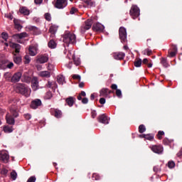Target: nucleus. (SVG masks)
Instances as JSON below:
<instances>
[{
    "label": "nucleus",
    "mask_w": 182,
    "mask_h": 182,
    "mask_svg": "<svg viewBox=\"0 0 182 182\" xmlns=\"http://www.w3.org/2000/svg\"><path fill=\"white\" fill-rule=\"evenodd\" d=\"M16 90L18 93H21V95H23V96H25L26 97H29L32 92V90L29 88V87L26 86L23 84H18L16 86Z\"/></svg>",
    "instance_id": "1"
},
{
    "label": "nucleus",
    "mask_w": 182,
    "mask_h": 182,
    "mask_svg": "<svg viewBox=\"0 0 182 182\" xmlns=\"http://www.w3.org/2000/svg\"><path fill=\"white\" fill-rule=\"evenodd\" d=\"M10 112H11V114L8 113L6 115V120L8 124L14 125L15 124V119L14 117H18V116H19V114H18V111L16 109L11 108L10 109Z\"/></svg>",
    "instance_id": "2"
},
{
    "label": "nucleus",
    "mask_w": 182,
    "mask_h": 182,
    "mask_svg": "<svg viewBox=\"0 0 182 182\" xmlns=\"http://www.w3.org/2000/svg\"><path fill=\"white\" fill-rule=\"evenodd\" d=\"M63 42L69 45V43H76V36L73 33L66 31L63 35Z\"/></svg>",
    "instance_id": "3"
},
{
    "label": "nucleus",
    "mask_w": 182,
    "mask_h": 182,
    "mask_svg": "<svg viewBox=\"0 0 182 182\" xmlns=\"http://www.w3.org/2000/svg\"><path fill=\"white\" fill-rule=\"evenodd\" d=\"M129 14L132 18L136 19V18H139V16H140V9H139L136 5H132L129 11Z\"/></svg>",
    "instance_id": "4"
},
{
    "label": "nucleus",
    "mask_w": 182,
    "mask_h": 182,
    "mask_svg": "<svg viewBox=\"0 0 182 182\" xmlns=\"http://www.w3.org/2000/svg\"><path fill=\"white\" fill-rule=\"evenodd\" d=\"M119 39H121V42H126L127 39V32L126 31V28L124 27H120L119 30Z\"/></svg>",
    "instance_id": "5"
},
{
    "label": "nucleus",
    "mask_w": 182,
    "mask_h": 182,
    "mask_svg": "<svg viewBox=\"0 0 182 182\" xmlns=\"http://www.w3.org/2000/svg\"><path fill=\"white\" fill-rule=\"evenodd\" d=\"M23 38H28V33H26V32H23L13 35V39H15L16 42H18V43H22L21 40L23 39Z\"/></svg>",
    "instance_id": "6"
},
{
    "label": "nucleus",
    "mask_w": 182,
    "mask_h": 182,
    "mask_svg": "<svg viewBox=\"0 0 182 182\" xmlns=\"http://www.w3.org/2000/svg\"><path fill=\"white\" fill-rule=\"evenodd\" d=\"M49 60V55L48 54H44L37 56L36 63L43 64L46 63Z\"/></svg>",
    "instance_id": "7"
},
{
    "label": "nucleus",
    "mask_w": 182,
    "mask_h": 182,
    "mask_svg": "<svg viewBox=\"0 0 182 182\" xmlns=\"http://www.w3.org/2000/svg\"><path fill=\"white\" fill-rule=\"evenodd\" d=\"M55 6L58 9H63V8L68 6V0H56Z\"/></svg>",
    "instance_id": "8"
},
{
    "label": "nucleus",
    "mask_w": 182,
    "mask_h": 182,
    "mask_svg": "<svg viewBox=\"0 0 182 182\" xmlns=\"http://www.w3.org/2000/svg\"><path fill=\"white\" fill-rule=\"evenodd\" d=\"M4 45L6 46H10L12 49H15V53H19V50H21V45L19 44L10 42L9 44L8 43H5Z\"/></svg>",
    "instance_id": "9"
},
{
    "label": "nucleus",
    "mask_w": 182,
    "mask_h": 182,
    "mask_svg": "<svg viewBox=\"0 0 182 182\" xmlns=\"http://www.w3.org/2000/svg\"><path fill=\"white\" fill-rule=\"evenodd\" d=\"M151 150L156 154H161L163 153V146L161 145H153L150 146Z\"/></svg>",
    "instance_id": "10"
},
{
    "label": "nucleus",
    "mask_w": 182,
    "mask_h": 182,
    "mask_svg": "<svg viewBox=\"0 0 182 182\" xmlns=\"http://www.w3.org/2000/svg\"><path fill=\"white\" fill-rule=\"evenodd\" d=\"M92 23L93 21H92V20H87L85 21V26L81 27V32L83 33L86 32V31H88V29H90L92 28Z\"/></svg>",
    "instance_id": "11"
},
{
    "label": "nucleus",
    "mask_w": 182,
    "mask_h": 182,
    "mask_svg": "<svg viewBox=\"0 0 182 182\" xmlns=\"http://www.w3.org/2000/svg\"><path fill=\"white\" fill-rule=\"evenodd\" d=\"M31 87L34 91H36L38 89H39V80H38V77H34L31 80Z\"/></svg>",
    "instance_id": "12"
},
{
    "label": "nucleus",
    "mask_w": 182,
    "mask_h": 182,
    "mask_svg": "<svg viewBox=\"0 0 182 182\" xmlns=\"http://www.w3.org/2000/svg\"><path fill=\"white\" fill-rule=\"evenodd\" d=\"M98 122L102 123L103 124H109V118L106 114H103L98 117Z\"/></svg>",
    "instance_id": "13"
},
{
    "label": "nucleus",
    "mask_w": 182,
    "mask_h": 182,
    "mask_svg": "<svg viewBox=\"0 0 182 182\" xmlns=\"http://www.w3.org/2000/svg\"><path fill=\"white\" fill-rule=\"evenodd\" d=\"M42 101L39 99H36L31 102V109H38L39 106H41Z\"/></svg>",
    "instance_id": "14"
},
{
    "label": "nucleus",
    "mask_w": 182,
    "mask_h": 182,
    "mask_svg": "<svg viewBox=\"0 0 182 182\" xmlns=\"http://www.w3.org/2000/svg\"><path fill=\"white\" fill-rule=\"evenodd\" d=\"M0 161L3 163H8L9 161V155L6 152H2L0 154Z\"/></svg>",
    "instance_id": "15"
},
{
    "label": "nucleus",
    "mask_w": 182,
    "mask_h": 182,
    "mask_svg": "<svg viewBox=\"0 0 182 182\" xmlns=\"http://www.w3.org/2000/svg\"><path fill=\"white\" fill-rule=\"evenodd\" d=\"M92 29L93 31H95V32H100L105 29V26L100 23H97L93 25Z\"/></svg>",
    "instance_id": "16"
},
{
    "label": "nucleus",
    "mask_w": 182,
    "mask_h": 182,
    "mask_svg": "<svg viewBox=\"0 0 182 182\" xmlns=\"http://www.w3.org/2000/svg\"><path fill=\"white\" fill-rule=\"evenodd\" d=\"M28 52L31 56H36L38 55V47L33 46H30Z\"/></svg>",
    "instance_id": "17"
},
{
    "label": "nucleus",
    "mask_w": 182,
    "mask_h": 182,
    "mask_svg": "<svg viewBox=\"0 0 182 182\" xmlns=\"http://www.w3.org/2000/svg\"><path fill=\"white\" fill-rule=\"evenodd\" d=\"M12 69L14 68V63H9L8 64H5L4 61H0V69Z\"/></svg>",
    "instance_id": "18"
},
{
    "label": "nucleus",
    "mask_w": 182,
    "mask_h": 182,
    "mask_svg": "<svg viewBox=\"0 0 182 182\" xmlns=\"http://www.w3.org/2000/svg\"><path fill=\"white\" fill-rule=\"evenodd\" d=\"M51 113L53 116H55L57 119L62 117V111L58 109H51Z\"/></svg>",
    "instance_id": "19"
},
{
    "label": "nucleus",
    "mask_w": 182,
    "mask_h": 182,
    "mask_svg": "<svg viewBox=\"0 0 182 182\" xmlns=\"http://www.w3.org/2000/svg\"><path fill=\"white\" fill-rule=\"evenodd\" d=\"M21 77H22V73H16L14 75V76H12L11 82H19V80H21Z\"/></svg>",
    "instance_id": "20"
},
{
    "label": "nucleus",
    "mask_w": 182,
    "mask_h": 182,
    "mask_svg": "<svg viewBox=\"0 0 182 182\" xmlns=\"http://www.w3.org/2000/svg\"><path fill=\"white\" fill-rule=\"evenodd\" d=\"M45 87L47 88H51V89H57L58 88V84H56V82L55 81H48L47 84H46Z\"/></svg>",
    "instance_id": "21"
},
{
    "label": "nucleus",
    "mask_w": 182,
    "mask_h": 182,
    "mask_svg": "<svg viewBox=\"0 0 182 182\" xmlns=\"http://www.w3.org/2000/svg\"><path fill=\"white\" fill-rule=\"evenodd\" d=\"M125 55L124 53H114L113 54L114 59L116 60H122L124 58Z\"/></svg>",
    "instance_id": "22"
},
{
    "label": "nucleus",
    "mask_w": 182,
    "mask_h": 182,
    "mask_svg": "<svg viewBox=\"0 0 182 182\" xmlns=\"http://www.w3.org/2000/svg\"><path fill=\"white\" fill-rule=\"evenodd\" d=\"M110 93H112V91H110L109 89H107V88H102L100 91V96H101V97H106V96H107V95H110Z\"/></svg>",
    "instance_id": "23"
},
{
    "label": "nucleus",
    "mask_w": 182,
    "mask_h": 182,
    "mask_svg": "<svg viewBox=\"0 0 182 182\" xmlns=\"http://www.w3.org/2000/svg\"><path fill=\"white\" fill-rule=\"evenodd\" d=\"M38 76L40 77H50V73L48 70H43L38 73Z\"/></svg>",
    "instance_id": "24"
},
{
    "label": "nucleus",
    "mask_w": 182,
    "mask_h": 182,
    "mask_svg": "<svg viewBox=\"0 0 182 182\" xmlns=\"http://www.w3.org/2000/svg\"><path fill=\"white\" fill-rule=\"evenodd\" d=\"M75 97H69L68 98H67L65 100V102H66L67 105H68V106L70 107H72V106H73V105L75 103Z\"/></svg>",
    "instance_id": "25"
},
{
    "label": "nucleus",
    "mask_w": 182,
    "mask_h": 182,
    "mask_svg": "<svg viewBox=\"0 0 182 182\" xmlns=\"http://www.w3.org/2000/svg\"><path fill=\"white\" fill-rule=\"evenodd\" d=\"M14 23L15 25V28L18 31H21L22 29V26H21V21L16 18L14 19Z\"/></svg>",
    "instance_id": "26"
},
{
    "label": "nucleus",
    "mask_w": 182,
    "mask_h": 182,
    "mask_svg": "<svg viewBox=\"0 0 182 182\" xmlns=\"http://www.w3.org/2000/svg\"><path fill=\"white\" fill-rule=\"evenodd\" d=\"M14 62L16 63V65H19L22 62V58L19 55H16V54L14 53Z\"/></svg>",
    "instance_id": "27"
},
{
    "label": "nucleus",
    "mask_w": 182,
    "mask_h": 182,
    "mask_svg": "<svg viewBox=\"0 0 182 182\" xmlns=\"http://www.w3.org/2000/svg\"><path fill=\"white\" fill-rule=\"evenodd\" d=\"M19 12L23 15H29L30 14L29 9L26 7H20Z\"/></svg>",
    "instance_id": "28"
},
{
    "label": "nucleus",
    "mask_w": 182,
    "mask_h": 182,
    "mask_svg": "<svg viewBox=\"0 0 182 182\" xmlns=\"http://www.w3.org/2000/svg\"><path fill=\"white\" fill-rule=\"evenodd\" d=\"M58 31V27L56 26H51L49 29L50 33H51L50 36H55V33Z\"/></svg>",
    "instance_id": "29"
},
{
    "label": "nucleus",
    "mask_w": 182,
    "mask_h": 182,
    "mask_svg": "<svg viewBox=\"0 0 182 182\" xmlns=\"http://www.w3.org/2000/svg\"><path fill=\"white\" fill-rule=\"evenodd\" d=\"M4 77L7 82H10V80L12 82V74L11 73H4Z\"/></svg>",
    "instance_id": "30"
},
{
    "label": "nucleus",
    "mask_w": 182,
    "mask_h": 182,
    "mask_svg": "<svg viewBox=\"0 0 182 182\" xmlns=\"http://www.w3.org/2000/svg\"><path fill=\"white\" fill-rule=\"evenodd\" d=\"M57 82L59 85H63L65 83V77L62 75H59L57 76Z\"/></svg>",
    "instance_id": "31"
},
{
    "label": "nucleus",
    "mask_w": 182,
    "mask_h": 182,
    "mask_svg": "<svg viewBox=\"0 0 182 182\" xmlns=\"http://www.w3.org/2000/svg\"><path fill=\"white\" fill-rule=\"evenodd\" d=\"M143 138L146 139V140H150L151 141V140H154V136L149 134H142Z\"/></svg>",
    "instance_id": "32"
},
{
    "label": "nucleus",
    "mask_w": 182,
    "mask_h": 182,
    "mask_svg": "<svg viewBox=\"0 0 182 182\" xmlns=\"http://www.w3.org/2000/svg\"><path fill=\"white\" fill-rule=\"evenodd\" d=\"M48 48H50L51 49H55L56 48V43L53 40H50L48 42Z\"/></svg>",
    "instance_id": "33"
},
{
    "label": "nucleus",
    "mask_w": 182,
    "mask_h": 182,
    "mask_svg": "<svg viewBox=\"0 0 182 182\" xmlns=\"http://www.w3.org/2000/svg\"><path fill=\"white\" fill-rule=\"evenodd\" d=\"M177 55V46H175V51H168V56L169 58H174Z\"/></svg>",
    "instance_id": "34"
},
{
    "label": "nucleus",
    "mask_w": 182,
    "mask_h": 182,
    "mask_svg": "<svg viewBox=\"0 0 182 182\" xmlns=\"http://www.w3.org/2000/svg\"><path fill=\"white\" fill-rule=\"evenodd\" d=\"M4 132L5 133H12V132H14V129L9 126H6L4 127Z\"/></svg>",
    "instance_id": "35"
},
{
    "label": "nucleus",
    "mask_w": 182,
    "mask_h": 182,
    "mask_svg": "<svg viewBox=\"0 0 182 182\" xmlns=\"http://www.w3.org/2000/svg\"><path fill=\"white\" fill-rule=\"evenodd\" d=\"M53 96L52 92H48L44 96V99H46V100H49V99H52Z\"/></svg>",
    "instance_id": "36"
},
{
    "label": "nucleus",
    "mask_w": 182,
    "mask_h": 182,
    "mask_svg": "<svg viewBox=\"0 0 182 182\" xmlns=\"http://www.w3.org/2000/svg\"><path fill=\"white\" fill-rule=\"evenodd\" d=\"M161 63L163 65L164 68H168V63H167V60L165 58H161Z\"/></svg>",
    "instance_id": "37"
},
{
    "label": "nucleus",
    "mask_w": 182,
    "mask_h": 182,
    "mask_svg": "<svg viewBox=\"0 0 182 182\" xmlns=\"http://www.w3.org/2000/svg\"><path fill=\"white\" fill-rule=\"evenodd\" d=\"M85 4H87V6L92 8V6H95V2L92 1V0H86Z\"/></svg>",
    "instance_id": "38"
},
{
    "label": "nucleus",
    "mask_w": 182,
    "mask_h": 182,
    "mask_svg": "<svg viewBox=\"0 0 182 182\" xmlns=\"http://www.w3.org/2000/svg\"><path fill=\"white\" fill-rule=\"evenodd\" d=\"M142 53L143 55H147V56H150V55L152 53V51L149 48H146L142 52Z\"/></svg>",
    "instance_id": "39"
},
{
    "label": "nucleus",
    "mask_w": 182,
    "mask_h": 182,
    "mask_svg": "<svg viewBox=\"0 0 182 182\" xmlns=\"http://www.w3.org/2000/svg\"><path fill=\"white\" fill-rule=\"evenodd\" d=\"M18 177V173H16V171H13L11 173V178H12V180H16V178Z\"/></svg>",
    "instance_id": "40"
},
{
    "label": "nucleus",
    "mask_w": 182,
    "mask_h": 182,
    "mask_svg": "<svg viewBox=\"0 0 182 182\" xmlns=\"http://www.w3.org/2000/svg\"><path fill=\"white\" fill-rule=\"evenodd\" d=\"M1 38L2 39H4V41H8V38H9V36L8 35V33L6 32H3L1 33Z\"/></svg>",
    "instance_id": "41"
},
{
    "label": "nucleus",
    "mask_w": 182,
    "mask_h": 182,
    "mask_svg": "<svg viewBox=\"0 0 182 182\" xmlns=\"http://www.w3.org/2000/svg\"><path fill=\"white\" fill-rule=\"evenodd\" d=\"M139 133H144L146 132V127L143 124L139 125Z\"/></svg>",
    "instance_id": "42"
},
{
    "label": "nucleus",
    "mask_w": 182,
    "mask_h": 182,
    "mask_svg": "<svg viewBox=\"0 0 182 182\" xmlns=\"http://www.w3.org/2000/svg\"><path fill=\"white\" fill-rule=\"evenodd\" d=\"M168 167L169 168H174V167H176V163H174V161H170L168 162Z\"/></svg>",
    "instance_id": "43"
},
{
    "label": "nucleus",
    "mask_w": 182,
    "mask_h": 182,
    "mask_svg": "<svg viewBox=\"0 0 182 182\" xmlns=\"http://www.w3.org/2000/svg\"><path fill=\"white\" fill-rule=\"evenodd\" d=\"M24 59H25L24 63L26 64L31 63V57L29 55H25Z\"/></svg>",
    "instance_id": "44"
},
{
    "label": "nucleus",
    "mask_w": 182,
    "mask_h": 182,
    "mask_svg": "<svg viewBox=\"0 0 182 182\" xmlns=\"http://www.w3.org/2000/svg\"><path fill=\"white\" fill-rule=\"evenodd\" d=\"M163 136H164V132L159 131L157 134V138L159 139V140H161V139H163Z\"/></svg>",
    "instance_id": "45"
},
{
    "label": "nucleus",
    "mask_w": 182,
    "mask_h": 182,
    "mask_svg": "<svg viewBox=\"0 0 182 182\" xmlns=\"http://www.w3.org/2000/svg\"><path fill=\"white\" fill-rule=\"evenodd\" d=\"M44 16H45V19H46V21H50L52 19V16H50V14H49V13L45 14Z\"/></svg>",
    "instance_id": "46"
},
{
    "label": "nucleus",
    "mask_w": 182,
    "mask_h": 182,
    "mask_svg": "<svg viewBox=\"0 0 182 182\" xmlns=\"http://www.w3.org/2000/svg\"><path fill=\"white\" fill-rule=\"evenodd\" d=\"M134 66L136 68H140L141 66V60H137L134 62Z\"/></svg>",
    "instance_id": "47"
},
{
    "label": "nucleus",
    "mask_w": 182,
    "mask_h": 182,
    "mask_svg": "<svg viewBox=\"0 0 182 182\" xmlns=\"http://www.w3.org/2000/svg\"><path fill=\"white\" fill-rule=\"evenodd\" d=\"M23 80L26 82V83L31 82V79L29 76H23Z\"/></svg>",
    "instance_id": "48"
},
{
    "label": "nucleus",
    "mask_w": 182,
    "mask_h": 182,
    "mask_svg": "<svg viewBox=\"0 0 182 182\" xmlns=\"http://www.w3.org/2000/svg\"><path fill=\"white\" fill-rule=\"evenodd\" d=\"M47 69L48 70H53V69H55V65H53V64L48 63Z\"/></svg>",
    "instance_id": "49"
},
{
    "label": "nucleus",
    "mask_w": 182,
    "mask_h": 182,
    "mask_svg": "<svg viewBox=\"0 0 182 182\" xmlns=\"http://www.w3.org/2000/svg\"><path fill=\"white\" fill-rule=\"evenodd\" d=\"M92 178L94 180H100V176H99L97 173H94L92 174Z\"/></svg>",
    "instance_id": "50"
},
{
    "label": "nucleus",
    "mask_w": 182,
    "mask_h": 182,
    "mask_svg": "<svg viewBox=\"0 0 182 182\" xmlns=\"http://www.w3.org/2000/svg\"><path fill=\"white\" fill-rule=\"evenodd\" d=\"M35 181H36V177L35 176H31L27 181V182H35Z\"/></svg>",
    "instance_id": "51"
},
{
    "label": "nucleus",
    "mask_w": 182,
    "mask_h": 182,
    "mask_svg": "<svg viewBox=\"0 0 182 182\" xmlns=\"http://www.w3.org/2000/svg\"><path fill=\"white\" fill-rule=\"evenodd\" d=\"M116 95L118 97H122V90H116Z\"/></svg>",
    "instance_id": "52"
},
{
    "label": "nucleus",
    "mask_w": 182,
    "mask_h": 182,
    "mask_svg": "<svg viewBox=\"0 0 182 182\" xmlns=\"http://www.w3.org/2000/svg\"><path fill=\"white\" fill-rule=\"evenodd\" d=\"M76 12H77V9H75V8H72L70 11V14L71 15H73V14H76Z\"/></svg>",
    "instance_id": "53"
},
{
    "label": "nucleus",
    "mask_w": 182,
    "mask_h": 182,
    "mask_svg": "<svg viewBox=\"0 0 182 182\" xmlns=\"http://www.w3.org/2000/svg\"><path fill=\"white\" fill-rule=\"evenodd\" d=\"M89 102V100L87 97H85L82 100V103H83V105H86Z\"/></svg>",
    "instance_id": "54"
},
{
    "label": "nucleus",
    "mask_w": 182,
    "mask_h": 182,
    "mask_svg": "<svg viewBox=\"0 0 182 182\" xmlns=\"http://www.w3.org/2000/svg\"><path fill=\"white\" fill-rule=\"evenodd\" d=\"M73 79H77V80L80 81V75H73Z\"/></svg>",
    "instance_id": "55"
},
{
    "label": "nucleus",
    "mask_w": 182,
    "mask_h": 182,
    "mask_svg": "<svg viewBox=\"0 0 182 182\" xmlns=\"http://www.w3.org/2000/svg\"><path fill=\"white\" fill-rule=\"evenodd\" d=\"M100 105H105V103H106V99L100 98Z\"/></svg>",
    "instance_id": "56"
},
{
    "label": "nucleus",
    "mask_w": 182,
    "mask_h": 182,
    "mask_svg": "<svg viewBox=\"0 0 182 182\" xmlns=\"http://www.w3.org/2000/svg\"><path fill=\"white\" fill-rule=\"evenodd\" d=\"M34 2L36 5H41L43 2V0H34Z\"/></svg>",
    "instance_id": "57"
},
{
    "label": "nucleus",
    "mask_w": 182,
    "mask_h": 182,
    "mask_svg": "<svg viewBox=\"0 0 182 182\" xmlns=\"http://www.w3.org/2000/svg\"><path fill=\"white\" fill-rule=\"evenodd\" d=\"M36 68H37V70H42V65H40L39 63H37L36 65Z\"/></svg>",
    "instance_id": "58"
},
{
    "label": "nucleus",
    "mask_w": 182,
    "mask_h": 182,
    "mask_svg": "<svg viewBox=\"0 0 182 182\" xmlns=\"http://www.w3.org/2000/svg\"><path fill=\"white\" fill-rule=\"evenodd\" d=\"M24 117L26 119V120H29L32 117L29 114H24Z\"/></svg>",
    "instance_id": "59"
},
{
    "label": "nucleus",
    "mask_w": 182,
    "mask_h": 182,
    "mask_svg": "<svg viewBox=\"0 0 182 182\" xmlns=\"http://www.w3.org/2000/svg\"><path fill=\"white\" fill-rule=\"evenodd\" d=\"M91 114H92V119H95V117H96V116H97L96 111H92Z\"/></svg>",
    "instance_id": "60"
},
{
    "label": "nucleus",
    "mask_w": 182,
    "mask_h": 182,
    "mask_svg": "<svg viewBox=\"0 0 182 182\" xmlns=\"http://www.w3.org/2000/svg\"><path fill=\"white\" fill-rule=\"evenodd\" d=\"M177 157H179V159H181L182 157V151H179L178 154H176Z\"/></svg>",
    "instance_id": "61"
},
{
    "label": "nucleus",
    "mask_w": 182,
    "mask_h": 182,
    "mask_svg": "<svg viewBox=\"0 0 182 182\" xmlns=\"http://www.w3.org/2000/svg\"><path fill=\"white\" fill-rule=\"evenodd\" d=\"M112 89H114V90H117V85H115V84H113L112 86H111Z\"/></svg>",
    "instance_id": "62"
},
{
    "label": "nucleus",
    "mask_w": 182,
    "mask_h": 182,
    "mask_svg": "<svg viewBox=\"0 0 182 182\" xmlns=\"http://www.w3.org/2000/svg\"><path fill=\"white\" fill-rule=\"evenodd\" d=\"M7 18H9V19H14V16L11 14H9L7 15Z\"/></svg>",
    "instance_id": "63"
},
{
    "label": "nucleus",
    "mask_w": 182,
    "mask_h": 182,
    "mask_svg": "<svg viewBox=\"0 0 182 182\" xmlns=\"http://www.w3.org/2000/svg\"><path fill=\"white\" fill-rule=\"evenodd\" d=\"M81 96H83L85 97L86 96V92L85 91H82L81 93L80 94Z\"/></svg>",
    "instance_id": "64"
}]
</instances>
